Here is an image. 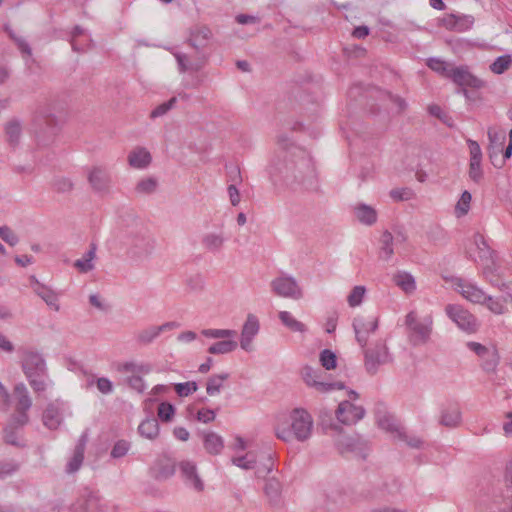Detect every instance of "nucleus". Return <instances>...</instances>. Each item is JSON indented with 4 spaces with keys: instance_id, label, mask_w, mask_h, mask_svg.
Wrapping results in <instances>:
<instances>
[{
    "instance_id": "obj_1",
    "label": "nucleus",
    "mask_w": 512,
    "mask_h": 512,
    "mask_svg": "<svg viewBox=\"0 0 512 512\" xmlns=\"http://www.w3.org/2000/svg\"><path fill=\"white\" fill-rule=\"evenodd\" d=\"M277 145L278 149L267 167L271 182L292 190H317V174L309 154L283 134L277 137Z\"/></svg>"
},
{
    "instance_id": "obj_2",
    "label": "nucleus",
    "mask_w": 512,
    "mask_h": 512,
    "mask_svg": "<svg viewBox=\"0 0 512 512\" xmlns=\"http://www.w3.org/2000/svg\"><path fill=\"white\" fill-rule=\"evenodd\" d=\"M21 368L36 393L46 390L48 369L41 353L29 349L24 350L21 357Z\"/></svg>"
},
{
    "instance_id": "obj_3",
    "label": "nucleus",
    "mask_w": 512,
    "mask_h": 512,
    "mask_svg": "<svg viewBox=\"0 0 512 512\" xmlns=\"http://www.w3.org/2000/svg\"><path fill=\"white\" fill-rule=\"evenodd\" d=\"M121 242L128 253L135 257L148 256L155 247V240L146 227L141 223L127 226L121 232Z\"/></svg>"
},
{
    "instance_id": "obj_4",
    "label": "nucleus",
    "mask_w": 512,
    "mask_h": 512,
    "mask_svg": "<svg viewBox=\"0 0 512 512\" xmlns=\"http://www.w3.org/2000/svg\"><path fill=\"white\" fill-rule=\"evenodd\" d=\"M432 325L430 316L419 319L415 311L409 312L405 317L409 343L414 347L426 344L430 340Z\"/></svg>"
},
{
    "instance_id": "obj_5",
    "label": "nucleus",
    "mask_w": 512,
    "mask_h": 512,
    "mask_svg": "<svg viewBox=\"0 0 512 512\" xmlns=\"http://www.w3.org/2000/svg\"><path fill=\"white\" fill-rule=\"evenodd\" d=\"M362 350L364 354V367L366 372L370 375H375L380 366L393 361L387 344L382 339L372 342L369 345L366 344Z\"/></svg>"
},
{
    "instance_id": "obj_6",
    "label": "nucleus",
    "mask_w": 512,
    "mask_h": 512,
    "mask_svg": "<svg viewBox=\"0 0 512 512\" xmlns=\"http://www.w3.org/2000/svg\"><path fill=\"white\" fill-rule=\"evenodd\" d=\"M290 420V427L295 439L304 442L310 438L313 428V419L306 410L302 408L292 410Z\"/></svg>"
},
{
    "instance_id": "obj_7",
    "label": "nucleus",
    "mask_w": 512,
    "mask_h": 512,
    "mask_svg": "<svg viewBox=\"0 0 512 512\" xmlns=\"http://www.w3.org/2000/svg\"><path fill=\"white\" fill-rule=\"evenodd\" d=\"M448 317L464 332L468 334L476 333L479 329V323L476 317L468 310L459 305L449 304L445 308Z\"/></svg>"
},
{
    "instance_id": "obj_8",
    "label": "nucleus",
    "mask_w": 512,
    "mask_h": 512,
    "mask_svg": "<svg viewBox=\"0 0 512 512\" xmlns=\"http://www.w3.org/2000/svg\"><path fill=\"white\" fill-rule=\"evenodd\" d=\"M320 370H315L311 366H304L301 371L302 378L304 382L316 389L318 392L326 393L332 391L334 389L342 390L345 388L343 382H324L320 381Z\"/></svg>"
},
{
    "instance_id": "obj_9",
    "label": "nucleus",
    "mask_w": 512,
    "mask_h": 512,
    "mask_svg": "<svg viewBox=\"0 0 512 512\" xmlns=\"http://www.w3.org/2000/svg\"><path fill=\"white\" fill-rule=\"evenodd\" d=\"M335 445L337 450L341 453L353 452L362 457H365V451L367 449V442L360 436H347L342 432H338L335 435Z\"/></svg>"
},
{
    "instance_id": "obj_10",
    "label": "nucleus",
    "mask_w": 512,
    "mask_h": 512,
    "mask_svg": "<svg viewBox=\"0 0 512 512\" xmlns=\"http://www.w3.org/2000/svg\"><path fill=\"white\" fill-rule=\"evenodd\" d=\"M272 290L281 297L300 299L303 292L295 278L291 276H281L271 282Z\"/></svg>"
},
{
    "instance_id": "obj_11",
    "label": "nucleus",
    "mask_w": 512,
    "mask_h": 512,
    "mask_svg": "<svg viewBox=\"0 0 512 512\" xmlns=\"http://www.w3.org/2000/svg\"><path fill=\"white\" fill-rule=\"evenodd\" d=\"M88 182L93 191L107 195L111 191L112 178L109 171L101 166H94L88 173Z\"/></svg>"
},
{
    "instance_id": "obj_12",
    "label": "nucleus",
    "mask_w": 512,
    "mask_h": 512,
    "mask_svg": "<svg viewBox=\"0 0 512 512\" xmlns=\"http://www.w3.org/2000/svg\"><path fill=\"white\" fill-rule=\"evenodd\" d=\"M357 343L364 348L368 342V337L378 328L377 317H355L352 323Z\"/></svg>"
},
{
    "instance_id": "obj_13",
    "label": "nucleus",
    "mask_w": 512,
    "mask_h": 512,
    "mask_svg": "<svg viewBox=\"0 0 512 512\" xmlns=\"http://www.w3.org/2000/svg\"><path fill=\"white\" fill-rule=\"evenodd\" d=\"M489 144L487 147L488 157L491 164L495 168H502L504 166V160L501 158L503 152V146L506 140L504 133H499L492 128L488 129Z\"/></svg>"
},
{
    "instance_id": "obj_14",
    "label": "nucleus",
    "mask_w": 512,
    "mask_h": 512,
    "mask_svg": "<svg viewBox=\"0 0 512 512\" xmlns=\"http://www.w3.org/2000/svg\"><path fill=\"white\" fill-rule=\"evenodd\" d=\"M365 415V409L362 406L352 404L348 400L339 403L335 416L341 424L351 425L361 420Z\"/></svg>"
},
{
    "instance_id": "obj_15",
    "label": "nucleus",
    "mask_w": 512,
    "mask_h": 512,
    "mask_svg": "<svg viewBox=\"0 0 512 512\" xmlns=\"http://www.w3.org/2000/svg\"><path fill=\"white\" fill-rule=\"evenodd\" d=\"M449 79L462 88L461 91L466 97H468L466 87L480 88L483 85L482 81L472 75L466 66H454Z\"/></svg>"
},
{
    "instance_id": "obj_16",
    "label": "nucleus",
    "mask_w": 512,
    "mask_h": 512,
    "mask_svg": "<svg viewBox=\"0 0 512 512\" xmlns=\"http://www.w3.org/2000/svg\"><path fill=\"white\" fill-rule=\"evenodd\" d=\"M29 422V416H11L9 422L3 429V439L5 443L15 447H25V444L19 441L17 431L22 429Z\"/></svg>"
},
{
    "instance_id": "obj_17",
    "label": "nucleus",
    "mask_w": 512,
    "mask_h": 512,
    "mask_svg": "<svg viewBox=\"0 0 512 512\" xmlns=\"http://www.w3.org/2000/svg\"><path fill=\"white\" fill-rule=\"evenodd\" d=\"M212 36L210 28L207 26H195L190 29L188 44L195 50L197 56L206 54L204 49Z\"/></svg>"
},
{
    "instance_id": "obj_18",
    "label": "nucleus",
    "mask_w": 512,
    "mask_h": 512,
    "mask_svg": "<svg viewBox=\"0 0 512 512\" xmlns=\"http://www.w3.org/2000/svg\"><path fill=\"white\" fill-rule=\"evenodd\" d=\"M260 324L258 318L253 314H248L242 327L240 346L243 350L249 352L252 350L253 338L258 334Z\"/></svg>"
},
{
    "instance_id": "obj_19",
    "label": "nucleus",
    "mask_w": 512,
    "mask_h": 512,
    "mask_svg": "<svg viewBox=\"0 0 512 512\" xmlns=\"http://www.w3.org/2000/svg\"><path fill=\"white\" fill-rule=\"evenodd\" d=\"M176 322H166L159 326H149L135 335V341L140 346L151 344L162 332L168 331L177 327Z\"/></svg>"
},
{
    "instance_id": "obj_20",
    "label": "nucleus",
    "mask_w": 512,
    "mask_h": 512,
    "mask_svg": "<svg viewBox=\"0 0 512 512\" xmlns=\"http://www.w3.org/2000/svg\"><path fill=\"white\" fill-rule=\"evenodd\" d=\"M13 397L16 411L13 416H28V411L32 406V399L24 383H18L15 385L13 390Z\"/></svg>"
},
{
    "instance_id": "obj_21",
    "label": "nucleus",
    "mask_w": 512,
    "mask_h": 512,
    "mask_svg": "<svg viewBox=\"0 0 512 512\" xmlns=\"http://www.w3.org/2000/svg\"><path fill=\"white\" fill-rule=\"evenodd\" d=\"M149 473L157 481L167 480L175 473V462L167 456L158 458L150 468Z\"/></svg>"
},
{
    "instance_id": "obj_22",
    "label": "nucleus",
    "mask_w": 512,
    "mask_h": 512,
    "mask_svg": "<svg viewBox=\"0 0 512 512\" xmlns=\"http://www.w3.org/2000/svg\"><path fill=\"white\" fill-rule=\"evenodd\" d=\"M456 285L460 294L467 300L476 304L486 303V293L475 284L467 282L463 279H458Z\"/></svg>"
},
{
    "instance_id": "obj_23",
    "label": "nucleus",
    "mask_w": 512,
    "mask_h": 512,
    "mask_svg": "<svg viewBox=\"0 0 512 512\" xmlns=\"http://www.w3.org/2000/svg\"><path fill=\"white\" fill-rule=\"evenodd\" d=\"M179 468L187 485L191 486L198 492L204 490V483L198 475L195 463L191 461H182L179 464Z\"/></svg>"
},
{
    "instance_id": "obj_24",
    "label": "nucleus",
    "mask_w": 512,
    "mask_h": 512,
    "mask_svg": "<svg viewBox=\"0 0 512 512\" xmlns=\"http://www.w3.org/2000/svg\"><path fill=\"white\" fill-rule=\"evenodd\" d=\"M462 413L457 403L449 404L441 409L439 424L447 428H456L460 425Z\"/></svg>"
},
{
    "instance_id": "obj_25",
    "label": "nucleus",
    "mask_w": 512,
    "mask_h": 512,
    "mask_svg": "<svg viewBox=\"0 0 512 512\" xmlns=\"http://www.w3.org/2000/svg\"><path fill=\"white\" fill-rule=\"evenodd\" d=\"M30 284L33 291L52 309L59 311L60 306L58 304L57 294L49 287L38 282L35 276L30 277Z\"/></svg>"
},
{
    "instance_id": "obj_26",
    "label": "nucleus",
    "mask_w": 512,
    "mask_h": 512,
    "mask_svg": "<svg viewBox=\"0 0 512 512\" xmlns=\"http://www.w3.org/2000/svg\"><path fill=\"white\" fill-rule=\"evenodd\" d=\"M88 442V435L84 432L78 439V442L74 448L73 456L70 461L67 463L66 472L67 473H75L77 472L84 460V452L86 448V444Z\"/></svg>"
},
{
    "instance_id": "obj_27",
    "label": "nucleus",
    "mask_w": 512,
    "mask_h": 512,
    "mask_svg": "<svg viewBox=\"0 0 512 512\" xmlns=\"http://www.w3.org/2000/svg\"><path fill=\"white\" fill-rule=\"evenodd\" d=\"M76 512H104L98 493L87 490L79 501Z\"/></svg>"
},
{
    "instance_id": "obj_28",
    "label": "nucleus",
    "mask_w": 512,
    "mask_h": 512,
    "mask_svg": "<svg viewBox=\"0 0 512 512\" xmlns=\"http://www.w3.org/2000/svg\"><path fill=\"white\" fill-rule=\"evenodd\" d=\"M175 58L177 60L180 72L199 71L206 64L208 55L201 54V56H197L196 59L192 62H188L187 55L183 53H176Z\"/></svg>"
},
{
    "instance_id": "obj_29",
    "label": "nucleus",
    "mask_w": 512,
    "mask_h": 512,
    "mask_svg": "<svg viewBox=\"0 0 512 512\" xmlns=\"http://www.w3.org/2000/svg\"><path fill=\"white\" fill-rule=\"evenodd\" d=\"M319 426L325 434L336 435L342 432L343 428L339 422H335L333 412L328 409H322L319 413Z\"/></svg>"
},
{
    "instance_id": "obj_30",
    "label": "nucleus",
    "mask_w": 512,
    "mask_h": 512,
    "mask_svg": "<svg viewBox=\"0 0 512 512\" xmlns=\"http://www.w3.org/2000/svg\"><path fill=\"white\" fill-rule=\"evenodd\" d=\"M62 413L57 403H50L43 412V424L50 430L57 429L62 422Z\"/></svg>"
},
{
    "instance_id": "obj_31",
    "label": "nucleus",
    "mask_w": 512,
    "mask_h": 512,
    "mask_svg": "<svg viewBox=\"0 0 512 512\" xmlns=\"http://www.w3.org/2000/svg\"><path fill=\"white\" fill-rule=\"evenodd\" d=\"M282 485L275 477L268 478L264 486V493L269 500V504L278 507L281 504Z\"/></svg>"
},
{
    "instance_id": "obj_32",
    "label": "nucleus",
    "mask_w": 512,
    "mask_h": 512,
    "mask_svg": "<svg viewBox=\"0 0 512 512\" xmlns=\"http://www.w3.org/2000/svg\"><path fill=\"white\" fill-rule=\"evenodd\" d=\"M225 240L223 233L209 232L202 236L201 244L208 252L218 253L221 251Z\"/></svg>"
},
{
    "instance_id": "obj_33",
    "label": "nucleus",
    "mask_w": 512,
    "mask_h": 512,
    "mask_svg": "<svg viewBox=\"0 0 512 512\" xmlns=\"http://www.w3.org/2000/svg\"><path fill=\"white\" fill-rule=\"evenodd\" d=\"M151 160V154L142 147L134 149L128 155L129 165L137 169L146 168L151 163Z\"/></svg>"
},
{
    "instance_id": "obj_34",
    "label": "nucleus",
    "mask_w": 512,
    "mask_h": 512,
    "mask_svg": "<svg viewBox=\"0 0 512 512\" xmlns=\"http://www.w3.org/2000/svg\"><path fill=\"white\" fill-rule=\"evenodd\" d=\"M5 136L8 144L16 148L20 142V137L22 134V124L20 120L13 118L9 120L4 127Z\"/></svg>"
},
{
    "instance_id": "obj_35",
    "label": "nucleus",
    "mask_w": 512,
    "mask_h": 512,
    "mask_svg": "<svg viewBox=\"0 0 512 512\" xmlns=\"http://www.w3.org/2000/svg\"><path fill=\"white\" fill-rule=\"evenodd\" d=\"M159 432V423L155 417H147L138 426L140 436L149 440H155L159 436Z\"/></svg>"
},
{
    "instance_id": "obj_36",
    "label": "nucleus",
    "mask_w": 512,
    "mask_h": 512,
    "mask_svg": "<svg viewBox=\"0 0 512 512\" xmlns=\"http://www.w3.org/2000/svg\"><path fill=\"white\" fill-rule=\"evenodd\" d=\"M354 213L358 221L364 225L371 226L377 221V212L370 205L360 203L355 206Z\"/></svg>"
},
{
    "instance_id": "obj_37",
    "label": "nucleus",
    "mask_w": 512,
    "mask_h": 512,
    "mask_svg": "<svg viewBox=\"0 0 512 512\" xmlns=\"http://www.w3.org/2000/svg\"><path fill=\"white\" fill-rule=\"evenodd\" d=\"M393 282L407 294L414 292L416 289L414 277L405 271L395 273L393 275Z\"/></svg>"
},
{
    "instance_id": "obj_38",
    "label": "nucleus",
    "mask_w": 512,
    "mask_h": 512,
    "mask_svg": "<svg viewBox=\"0 0 512 512\" xmlns=\"http://www.w3.org/2000/svg\"><path fill=\"white\" fill-rule=\"evenodd\" d=\"M203 444L205 450L212 455L219 454L224 447L222 437L214 432H208L203 435Z\"/></svg>"
},
{
    "instance_id": "obj_39",
    "label": "nucleus",
    "mask_w": 512,
    "mask_h": 512,
    "mask_svg": "<svg viewBox=\"0 0 512 512\" xmlns=\"http://www.w3.org/2000/svg\"><path fill=\"white\" fill-rule=\"evenodd\" d=\"M37 121L43 122L46 125L50 135H54L56 133L58 119L54 115L51 106L43 107L38 111Z\"/></svg>"
},
{
    "instance_id": "obj_40",
    "label": "nucleus",
    "mask_w": 512,
    "mask_h": 512,
    "mask_svg": "<svg viewBox=\"0 0 512 512\" xmlns=\"http://www.w3.org/2000/svg\"><path fill=\"white\" fill-rule=\"evenodd\" d=\"M97 246L94 243L90 244L89 250L84 254L82 259L74 262V267L81 273H87L94 269L93 260L96 256Z\"/></svg>"
},
{
    "instance_id": "obj_41",
    "label": "nucleus",
    "mask_w": 512,
    "mask_h": 512,
    "mask_svg": "<svg viewBox=\"0 0 512 512\" xmlns=\"http://www.w3.org/2000/svg\"><path fill=\"white\" fill-rule=\"evenodd\" d=\"M230 377L229 373L211 375L206 382V392L209 396L217 395L223 389V383Z\"/></svg>"
},
{
    "instance_id": "obj_42",
    "label": "nucleus",
    "mask_w": 512,
    "mask_h": 512,
    "mask_svg": "<svg viewBox=\"0 0 512 512\" xmlns=\"http://www.w3.org/2000/svg\"><path fill=\"white\" fill-rule=\"evenodd\" d=\"M482 360L481 367L482 369L487 372H495L497 366L500 362V355L496 347H492L490 350H488V353L485 354L484 357L480 358Z\"/></svg>"
},
{
    "instance_id": "obj_43",
    "label": "nucleus",
    "mask_w": 512,
    "mask_h": 512,
    "mask_svg": "<svg viewBox=\"0 0 512 512\" xmlns=\"http://www.w3.org/2000/svg\"><path fill=\"white\" fill-rule=\"evenodd\" d=\"M394 236L388 230H385L380 238V257L384 260H388L394 254L393 250Z\"/></svg>"
},
{
    "instance_id": "obj_44",
    "label": "nucleus",
    "mask_w": 512,
    "mask_h": 512,
    "mask_svg": "<svg viewBox=\"0 0 512 512\" xmlns=\"http://www.w3.org/2000/svg\"><path fill=\"white\" fill-rule=\"evenodd\" d=\"M279 319L281 320L284 326H286L293 332L305 333L307 331L306 325L296 320L293 317V315L288 311L279 312Z\"/></svg>"
},
{
    "instance_id": "obj_45",
    "label": "nucleus",
    "mask_w": 512,
    "mask_h": 512,
    "mask_svg": "<svg viewBox=\"0 0 512 512\" xmlns=\"http://www.w3.org/2000/svg\"><path fill=\"white\" fill-rule=\"evenodd\" d=\"M237 346H238V343L234 339L221 340V341L213 343L208 348V353L214 354V355L228 354V353L233 352L237 348Z\"/></svg>"
},
{
    "instance_id": "obj_46",
    "label": "nucleus",
    "mask_w": 512,
    "mask_h": 512,
    "mask_svg": "<svg viewBox=\"0 0 512 512\" xmlns=\"http://www.w3.org/2000/svg\"><path fill=\"white\" fill-rule=\"evenodd\" d=\"M3 29L8 34L9 38L15 42L22 54L31 56V47L23 37L18 36L9 24H5Z\"/></svg>"
},
{
    "instance_id": "obj_47",
    "label": "nucleus",
    "mask_w": 512,
    "mask_h": 512,
    "mask_svg": "<svg viewBox=\"0 0 512 512\" xmlns=\"http://www.w3.org/2000/svg\"><path fill=\"white\" fill-rule=\"evenodd\" d=\"M426 65L433 71L439 73L440 75L450 78L451 70L453 69V65L449 64L439 58H429L426 62Z\"/></svg>"
},
{
    "instance_id": "obj_48",
    "label": "nucleus",
    "mask_w": 512,
    "mask_h": 512,
    "mask_svg": "<svg viewBox=\"0 0 512 512\" xmlns=\"http://www.w3.org/2000/svg\"><path fill=\"white\" fill-rule=\"evenodd\" d=\"M474 244L476 248L478 249L479 258L481 260L488 261L492 258V249L487 244L484 236L480 233H475L474 236Z\"/></svg>"
},
{
    "instance_id": "obj_49",
    "label": "nucleus",
    "mask_w": 512,
    "mask_h": 512,
    "mask_svg": "<svg viewBox=\"0 0 512 512\" xmlns=\"http://www.w3.org/2000/svg\"><path fill=\"white\" fill-rule=\"evenodd\" d=\"M377 422L380 428L395 434L396 437H398L403 429L391 415H383L378 418Z\"/></svg>"
},
{
    "instance_id": "obj_50",
    "label": "nucleus",
    "mask_w": 512,
    "mask_h": 512,
    "mask_svg": "<svg viewBox=\"0 0 512 512\" xmlns=\"http://www.w3.org/2000/svg\"><path fill=\"white\" fill-rule=\"evenodd\" d=\"M201 334L207 338L229 340L237 336V332L231 329H203Z\"/></svg>"
},
{
    "instance_id": "obj_51",
    "label": "nucleus",
    "mask_w": 512,
    "mask_h": 512,
    "mask_svg": "<svg viewBox=\"0 0 512 512\" xmlns=\"http://www.w3.org/2000/svg\"><path fill=\"white\" fill-rule=\"evenodd\" d=\"M157 186H158L157 180L154 177H148V178L141 179L137 183V185L135 187V191L138 194L150 195L156 191Z\"/></svg>"
},
{
    "instance_id": "obj_52",
    "label": "nucleus",
    "mask_w": 512,
    "mask_h": 512,
    "mask_svg": "<svg viewBox=\"0 0 512 512\" xmlns=\"http://www.w3.org/2000/svg\"><path fill=\"white\" fill-rule=\"evenodd\" d=\"M319 361L321 366L326 370L335 369L337 366L336 354L330 349H324L321 351Z\"/></svg>"
},
{
    "instance_id": "obj_53",
    "label": "nucleus",
    "mask_w": 512,
    "mask_h": 512,
    "mask_svg": "<svg viewBox=\"0 0 512 512\" xmlns=\"http://www.w3.org/2000/svg\"><path fill=\"white\" fill-rule=\"evenodd\" d=\"M512 64V58L510 55H502L495 59V61L490 65V69L492 72L496 74L504 73Z\"/></svg>"
},
{
    "instance_id": "obj_54",
    "label": "nucleus",
    "mask_w": 512,
    "mask_h": 512,
    "mask_svg": "<svg viewBox=\"0 0 512 512\" xmlns=\"http://www.w3.org/2000/svg\"><path fill=\"white\" fill-rule=\"evenodd\" d=\"M173 387L179 397H187L198 390V384L195 381L175 383Z\"/></svg>"
},
{
    "instance_id": "obj_55",
    "label": "nucleus",
    "mask_w": 512,
    "mask_h": 512,
    "mask_svg": "<svg viewBox=\"0 0 512 512\" xmlns=\"http://www.w3.org/2000/svg\"><path fill=\"white\" fill-rule=\"evenodd\" d=\"M232 463L242 469L250 470L255 468L256 460L252 452H248L246 455L232 458Z\"/></svg>"
},
{
    "instance_id": "obj_56",
    "label": "nucleus",
    "mask_w": 512,
    "mask_h": 512,
    "mask_svg": "<svg viewBox=\"0 0 512 512\" xmlns=\"http://www.w3.org/2000/svg\"><path fill=\"white\" fill-rule=\"evenodd\" d=\"M158 417L162 422H170L175 415V407L169 402H162L158 406Z\"/></svg>"
},
{
    "instance_id": "obj_57",
    "label": "nucleus",
    "mask_w": 512,
    "mask_h": 512,
    "mask_svg": "<svg viewBox=\"0 0 512 512\" xmlns=\"http://www.w3.org/2000/svg\"><path fill=\"white\" fill-rule=\"evenodd\" d=\"M177 103V98L172 97L168 101L158 105L155 109H153L150 113L151 119H156L158 117L164 116L168 111H170Z\"/></svg>"
},
{
    "instance_id": "obj_58",
    "label": "nucleus",
    "mask_w": 512,
    "mask_h": 512,
    "mask_svg": "<svg viewBox=\"0 0 512 512\" xmlns=\"http://www.w3.org/2000/svg\"><path fill=\"white\" fill-rule=\"evenodd\" d=\"M52 187L58 193H69L73 190L74 184L69 178L57 177L53 180Z\"/></svg>"
},
{
    "instance_id": "obj_59",
    "label": "nucleus",
    "mask_w": 512,
    "mask_h": 512,
    "mask_svg": "<svg viewBox=\"0 0 512 512\" xmlns=\"http://www.w3.org/2000/svg\"><path fill=\"white\" fill-rule=\"evenodd\" d=\"M366 289L364 286H355L348 295L347 301L350 307H356L363 301Z\"/></svg>"
},
{
    "instance_id": "obj_60",
    "label": "nucleus",
    "mask_w": 512,
    "mask_h": 512,
    "mask_svg": "<svg viewBox=\"0 0 512 512\" xmlns=\"http://www.w3.org/2000/svg\"><path fill=\"white\" fill-rule=\"evenodd\" d=\"M472 200L471 193L464 191L456 205V213L458 216H463L468 213L470 209V203Z\"/></svg>"
},
{
    "instance_id": "obj_61",
    "label": "nucleus",
    "mask_w": 512,
    "mask_h": 512,
    "mask_svg": "<svg viewBox=\"0 0 512 512\" xmlns=\"http://www.w3.org/2000/svg\"><path fill=\"white\" fill-rule=\"evenodd\" d=\"M118 371L124 373H149L150 368L148 365H138L135 362H125L118 367Z\"/></svg>"
},
{
    "instance_id": "obj_62",
    "label": "nucleus",
    "mask_w": 512,
    "mask_h": 512,
    "mask_svg": "<svg viewBox=\"0 0 512 512\" xmlns=\"http://www.w3.org/2000/svg\"><path fill=\"white\" fill-rule=\"evenodd\" d=\"M482 160H470L469 163V177L475 182L479 183L483 179V170L481 168Z\"/></svg>"
},
{
    "instance_id": "obj_63",
    "label": "nucleus",
    "mask_w": 512,
    "mask_h": 512,
    "mask_svg": "<svg viewBox=\"0 0 512 512\" xmlns=\"http://www.w3.org/2000/svg\"><path fill=\"white\" fill-rule=\"evenodd\" d=\"M129 449H130V443L126 440L121 439V440H118L114 444L110 455L112 458H116V459L121 458L127 454Z\"/></svg>"
},
{
    "instance_id": "obj_64",
    "label": "nucleus",
    "mask_w": 512,
    "mask_h": 512,
    "mask_svg": "<svg viewBox=\"0 0 512 512\" xmlns=\"http://www.w3.org/2000/svg\"><path fill=\"white\" fill-rule=\"evenodd\" d=\"M0 238L10 246H14L18 243L17 235L7 226L0 227Z\"/></svg>"
}]
</instances>
